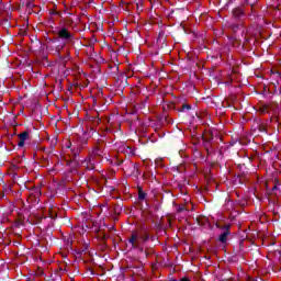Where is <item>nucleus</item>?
I'll list each match as a JSON object with an SVG mask.
<instances>
[{"label": "nucleus", "mask_w": 281, "mask_h": 281, "mask_svg": "<svg viewBox=\"0 0 281 281\" xmlns=\"http://www.w3.org/2000/svg\"><path fill=\"white\" fill-rule=\"evenodd\" d=\"M217 227H220V229H225V232H229V229L232 228V224H226L222 227L217 225Z\"/></svg>", "instance_id": "obj_18"}, {"label": "nucleus", "mask_w": 281, "mask_h": 281, "mask_svg": "<svg viewBox=\"0 0 281 281\" xmlns=\"http://www.w3.org/2000/svg\"><path fill=\"white\" fill-rule=\"evenodd\" d=\"M82 133H83V135H87V132H85V130H82Z\"/></svg>", "instance_id": "obj_41"}, {"label": "nucleus", "mask_w": 281, "mask_h": 281, "mask_svg": "<svg viewBox=\"0 0 281 281\" xmlns=\"http://www.w3.org/2000/svg\"><path fill=\"white\" fill-rule=\"evenodd\" d=\"M72 158L67 162V166H69V172L70 175H78V168H80V147H77L76 149H72Z\"/></svg>", "instance_id": "obj_1"}, {"label": "nucleus", "mask_w": 281, "mask_h": 281, "mask_svg": "<svg viewBox=\"0 0 281 281\" xmlns=\"http://www.w3.org/2000/svg\"><path fill=\"white\" fill-rule=\"evenodd\" d=\"M260 112H261V113H267V106L261 108V109H260Z\"/></svg>", "instance_id": "obj_32"}, {"label": "nucleus", "mask_w": 281, "mask_h": 281, "mask_svg": "<svg viewBox=\"0 0 281 281\" xmlns=\"http://www.w3.org/2000/svg\"><path fill=\"white\" fill-rule=\"evenodd\" d=\"M148 98H149L148 95L145 97V102H148Z\"/></svg>", "instance_id": "obj_39"}, {"label": "nucleus", "mask_w": 281, "mask_h": 281, "mask_svg": "<svg viewBox=\"0 0 281 281\" xmlns=\"http://www.w3.org/2000/svg\"><path fill=\"white\" fill-rule=\"evenodd\" d=\"M68 16H71V13H70V12H68Z\"/></svg>", "instance_id": "obj_44"}, {"label": "nucleus", "mask_w": 281, "mask_h": 281, "mask_svg": "<svg viewBox=\"0 0 281 281\" xmlns=\"http://www.w3.org/2000/svg\"><path fill=\"white\" fill-rule=\"evenodd\" d=\"M88 3H93V0H88Z\"/></svg>", "instance_id": "obj_40"}, {"label": "nucleus", "mask_w": 281, "mask_h": 281, "mask_svg": "<svg viewBox=\"0 0 281 281\" xmlns=\"http://www.w3.org/2000/svg\"><path fill=\"white\" fill-rule=\"evenodd\" d=\"M60 59L66 63L67 60H69V54L65 56H60Z\"/></svg>", "instance_id": "obj_25"}, {"label": "nucleus", "mask_w": 281, "mask_h": 281, "mask_svg": "<svg viewBox=\"0 0 281 281\" xmlns=\"http://www.w3.org/2000/svg\"><path fill=\"white\" fill-rule=\"evenodd\" d=\"M138 142H142V137L140 136L138 137Z\"/></svg>", "instance_id": "obj_42"}, {"label": "nucleus", "mask_w": 281, "mask_h": 281, "mask_svg": "<svg viewBox=\"0 0 281 281\" xmlns=\"http://www.w3.org/2000/svg\"><path fill=\"white\" fill-rule=\"evenodd\" d=\"M128 245H131L132 249H138L142 251V231H133L130 238Z\"/></svg>", "instance_id": "obj_2"}, {"label": "nucleus", "mask_w": 281, "mask_h": 281, "mask_svg": "<svg viewBox=\"0 0 281 281\" xmlns=\"http://www.w3.org/2000/svg\"><path fill=\"white\" fill-rule=\"evenodd\" d=\"M34 8H36V4H34V2L27 0L26 1V10H27L29 14H32V12H34Z\"/></svg>", "instance_id": "obj_13"}, {"label": "nucleus", "mask_w": 281, "mask_h": 281, "mask_svg": "<svg viewBox=\"0 0 281 281\" xmlns=\"http://www.w3.org/2000/svg\"><path fill=\"white\" fill-rule=\"evenodd\" d=\"M255 3H258V0H255Z\"/></svg>", "instance_id": "obj_46"}, {"label": "nucleus", "mask_w": 281, "mask_h": 281, "mask_svg": "<svg viewBox=\"0 0 281 281\" xmlns=\"http://www.w3.org/2000/svg\"><path fill=\"white\" fill-rule=\"evenodd\" d=\"M146 196H147L146 192L142 191V201H147Z\"/></svg>", "instance_id": "obj_28"}, {"label": "nucleus", "mask_w": 281, "mask_h": 281, "mask_svg": "<svg viewBox=\"0 0 281 281\" xmlns=\"http://www.w3.org/2000/svg\"><path fill=\"white\" fill-rule=\"evenodd\" d=\"M260 131H265V127H260Z\"/></svg>", "instance_id": "obj_43"}, {"label": "nucleus", "mask_w": 281, "mask_h": 281, "mask_svg": "<svg viewBox=\"0 0 281 281\" xmlns=\"http://www.w3.org/2000/svg\"><path fill=\"white\" fill-rule=\"evenodd\" d=\"M139 5H142V0H138V2L136 3L137 10H139Z\"/></svg>", "instance_id": "obj_33"}, {"label": "nucleus", "mask_w": 281, "mask_h": 281, "mask_svg": "<svg viewBox=\"0 0 281 281\" xmlns=\"http://www.w3.org/2000/svg\"><path fill=\"white\" fill-rule=\"evenodd\" d=\"M82 164L87 168V170H93L95 168V158L90 156L89 158H86Z\"/></svg>", "instance_id": "obj_9"}, {"label": "nucleus", "mask_w": 281, "mask_h": 281, "mask_svg": "<svg viewBox=\"0 0 281 281\" xmlns=\"http://www.w3.org/2000/svg\"><path fill=\"white\" fill-rule=\"evenodd\" d=\"M184 109H187L188 111H190V109H192V106L190 104H182L181 109H178V111H183Z\"/></svg>", "instance_id": "obj_20"}, {"label": "nucleus", "mask_w": 281, "mask_h": 281, "mask_svg": "<svg viewBox=\"0 0 281 281\" xmlns=\"http://www.w3.org/2000/svg\"><path fill=\"white\" fill-rule=\"evenodd\" d=\"M103 155H104V144H100V143L94 145V147L90 153V157L94 159L95 157H103Z\"/></svg>", "instance_id": "obj_4"}, {"label": "nucleus", "mask_w": 281, "mask_h": 281, "mask_svg": "<svg viewBox=\"0 0 281 281\" xmlns=\"http://www.w3.org/2000/svg\"><path fill=\"white\" fill-rule=\"evenodd\" d=\"M229 231H225L218 237L220 243H227V236H229Z\"/></svg>", "instance_id": "obj_15"}, {"label": "nucleus", "mask_w": 281, "mask_h": 281, "mask_svg": "<svg viewBox=\"0 0 281 281\" xmlns=\"http://www.w3.org/2000/svg\"><path fill=\"white\" fill-rule=\"evenodd\" d=\"M233 16L234 19H243L245 16V10L243 8H235L233 10Z\"/></svg>", "instance_id": "obj_11"}, {"label": "nucleus", "mask_w": 281, "mask_h": 281, "mask_svg": "<svg viewBox=\"0 0 281 281\" xmlns=\"http://www.w3.org/2000/svg\"><path fill=\"white\" fill-rule=\"evenodd\" d=\"M276 190H278V186H274V187L272 188V191H276Z\"/></svg>", "instance_id": "obj_37"}, {"label": "nucleus", "mask_w": 281, "mask_h": 281, "mask_svg": "<svg viewBox=\"0 0 281 281\" xmlns=\"http://www.w3.org/2000/svg\"><path fill=\"white\" fill-rule=\"evenodd\" d=\"M125 166H127V168L123 167V170L125 172H128V175H134V176L139 175V168H137V166L133 164L131 160H126Z\"/></svg>", "instance_id": "obj_5"}, {"label": "nucleus", "mask_w": 281, "mask_h": 281, "mask_svg": "<svg viewBox=\"0 0 281 281\" xmlns=\"http://www.w3.org/2000/svg\"><path fill=\"white\" fill-rule=\"evenodd\" d=\"M144 78H150L153 76V74H143Z\"/></svg>", "instance_id": "obj_31"}, {"label": "nucleus", "mask_w": 281, "mask_h": 281, "mask_svg": "<svg viewBox=\"0 0 281 281\" xmlns=\"http://www.w3.org/2000/svg\"><path fill=\"white\" fill-rule=\"evenodd\" d=\"M158 122L165 126V124H170V120L168 119V115L162 114L160 116H158Z\"/></svg>", "instance_id": "obj_12"}, {"label": "nucleus", "mask_w": 281, "mask_h": 281, "mask_svg": "<svg viewBox=\"0 0 281 281\" xmlns=\"http://www.w3.org/2000/svg\"><path fill=\"white\" fill-rule=\"evenodd\" d=\"M58 38L65 41L66 43H74V33L69 32L67 27H61L58 33Z\"/></svg>", "instance_id": "obj_3"}, {"label": "nucleus", "mask_w": 281, "mask_h": 281, "mask_svg": "<svg viewBox=\"0 0 281 281\" xmlns=\"http://www.w3.org/2000/svg\"><path fill=\"white\" fill-rule=\"evenodd\" d=\"M227 104L229 106V103L227 101L223 102V105L225 106Z\"/></svg>", "instance_id": "obj_38"}, {"label": "nucleus", "mask_w": 281, "mask_h": 281, "mask_svg": "<svg viewBox=\"0 0 281 281\" xmlns=\"http://www.w3.org/2000/svg\"><path fill=\"white\" fill-rule=\"evenodd\" d=\"M49 217L54 220V218H56V214L50 213V214H49Z\"/></svg>", "instance_id": "obj_35"}, {"label": "nucleus", "mask_w": 281, "mask_h": 281, "mask_svg": "<svg viewBox=\"0 0 281 281\" xmlns=\"http://www.w3.org/2000/svg\"><path fill=\"white\" fill-rule=\"evenodd\" d=\"M86 120L90 124V131L94 133L95 128H93V126H98V124H100V117L98 115H87Z\"/></svg>", "instance_id": "obj_6"}, {"label": "nucleus", "mask_w": 281, "mask_h": 281, "mask_svg": "<svg viewBox=\"0 0 281 281\" xmlns=\"http://www.w3.org/2000/svg\"><path fill=\"white\" fill-rule=\"evenodd\" d=\"M132 71H139V65H134L132 67Z\"/></svg>", "instance_id": "obj_26"}, {"label": "nucleus", "mask_w": 281, "mask_h": 281, "mask_svg": "<svg viewBox=\"0 0 281 281\" xmlns=\"http://www.w3.org/2000/svg\"><path fill=\"white\" fill-rule=\"evenodd\" d=\"M203 142L210 143L212 139H214L213 134H206L205 136H202Z\"/></svg>", "instance_id": "obj_16"}, {"label": "nucleus", "mask_w": 281, "mask_h": 281, "mask_svg": "<svg viewBox=\"0 0 281 281\" xmlns=\"http://www.w3.org/2000/svg\"><path fill=\"white\" fill-rule=\"evenodd\" d=\"M139 109H140V106H139V104H137V105H134L132 111H131L132 115H137L136 116L137 121H139Z\"/></svg>", "instance_id": "obj_14"}, {"label": "nucleus", "mask_w": 281, "mask_h": 281, "mask_svg": "<svg viewBox=\"0 0 281 281\" xmlns=\"http://www.w3.org/2000/svg\"><path fill=\"white\" fill-rule=\"evenodd\" d=\"M143 210V216H146L147 218L150 217V214H153V211H150V204H148V200H145V205L142 206Z\"/></svg>", "instance_id": "obj_10"}, {"label": "nucleus", "mask_w": 281, "mask_h": 281, "mask_svg": "<svg viewBox=\"0 0 281 281\" xmlns=\"http://www.w3.org/2000/svg\"><path fill=\"white\" fill-rule=\"evenodd\" d=\"M250 5H251V14H250V16H256V8L254 7V3H251Z\"/></svg>", "instance_id": "obj_23"}, {"label": "nucleus", "mask_w": 281, "mask_h": 281, "mask_svg": "<svg viewBox=\"0 0 281 281\" xmlns=\"http://www.w3.org/2000/svg\"><path fill=\"white\" fill-rule=\"evenodd\" d=\"M120 212H122V206H120V204L114 206V214H120Z\"/></svg>", "instance_id": "obj_21"}, {"label": "nucleus", "mask_w": 281, "mask_h": 281, "mask_svg": "<svg viewBox=\"0 0 281 281\" xmlns=\"http://www.w3.org/2000/svg\"><path fill=\"white\" fill-rule=\"evenodd\" d=\"M43 273H44L43 271L40 272L41 276H43Z\"/></svg>", "instance_id": "obj_45"}, {"label": "nucleus", "mask_w": 281, "mask_h": 281, "mask_svg": "<svg viewBox=\"0 0 281 281\" xmlns=\"http://www.w3.org/2000/svg\"><path fill=\"white\" fill-rule=\"evenodd\" d=\"M238 24H235V25H233V30H234V32H236V30H238Z\"/></svg>", "instance_id": "obj_34"}, {"label": "nucleus", "mask_w": 281, "mask_h": 281, "mask_svg": "<svg viewBox=\"0 0 281 281\" xmlns=\"http://www.w3.org/2000/svg\"><path fill=\"white\" fill-rule=\"evenodd\" d=\"M19 137V143H18V146L19 148H23V146H25V140H27L30 138V132L25 131V132H22L18 135Z\"/></svg>", "instance_id": "obj_8"}, {"label": "nucleus", "mask_w": 281, "mask_h": 281, "mask_svg": "<svg viewBox=\"0 0 281 281\" xmlns=\"http://www.w3.org/2000/svg\"><path fill=\"white\" fill-rule=\"evenodd\" d=\"M184 210H186V206H179L178 210H177V212L181 213V212H183Z\"/></svg>", "instance_id": "obj_29"}, {"label": "nucleus", "mask_w": 281, "mask_h": 281, "mask_svg": "<svg viewBox=\"0 0 281 281\" xmlns=\"http://www.w3.org/2000/svg\"><path fill=\"white\" fill-rule=\"evenodd\" d=\"M112 164L113 166H122L124 164V160L115 159Z\"/></svg>", "instance_id": "obj_22"}, {"label": "nucleus", "mask_w": 281, "mask_h": 281, "mask_svg": "<svg viewBox=\"0 0 281 281\" xmlns=\"http://www.w3.org/2000/svg\"><path fill=\"white\" fill-rule=\"evenodd\" d=\"M143 109H144V113H150V105H146L144 102L142 104Z\"/></svg>", "instance_id": "obj_19"}, {"label": "nucleus", "mask_w": 281, "mask_h": 281, "mask_svg": "<svg viewBox=\"0 0 281 281\" xmlns=\"http://www.w3.org/2000/svg\"><path fill=\"white\" fill-rule=\"evenodd\" d=\"M138 188V201H142V187H137Z\"/></svg>", "instance_id": "obj_24"}, {"label": "nucleus", "mask_w": 281, "mask_h": 281, "mask_svg": "<svg viewBox=\"0 0 281 281\" xmlns=\"http://www.w3.org/2000/svg\"><path fill=\"white\" fill-rule=\"evenodd\" d=\"M204 142V148L206 149V150H209V148H210V143H207V140H203Z\"/></svg>", "instance_id": "obj_27"}, {"label": "nucleus", "mask_w": 281, "mask_h": 281, "mask_svg": "<svg viewBox=\"0 0 281 281\" xmlns=\"http://www.w3.org/2000/svg\"><path fill=\"white\" fill-rule=\"evenodd\" d=\"M148 235H143V237H142V240H143V243H146V240H148Z\"/></svg>", "instance_id": "obj_30"}, {"label": "nucleus", "mask_w": 281, "mask_h": 281, "mask_svg": "<svg viewBox=\"0 0 281 281\" xmlns=\"http://www.w3.org/2000/svg\"><path fill=\"white\" fill-rule=\"evenodd\" d=\"M132 276L134 281L142 280V268L139 266L133 265L131 267Z\"/></svg>", "instance_id": "obj_7"}, {"label": "nucleus", "mask_w": 281, "mask_h": 281, "mask_svg": "<svg viewBox=\"0 0 281 281\" xmlns=\"http://www.w3.org/2000/svg\"><path fill=\"white\" fill-rule=\"evenodd\" d=\"M109 238V236H106V234L101 233L99 234V240H101L102 243H104V240H106Z\"/></svg>", "instance_id": "obj_17"}, {"label": "nucleus", "mask_w": 281, "mask_h": 281, "mask_svg": "<svg viewBox=\"0 0 281 281\" xmlns=\"http://www.w3.org/2000/svg\"><path fill=\"white\" fill-rule=\"evenodd\" d=\"M14 247H19L20 243L19 241H13Z\"/></svg>", "instance_id": "obj_36"}]
</instances>
